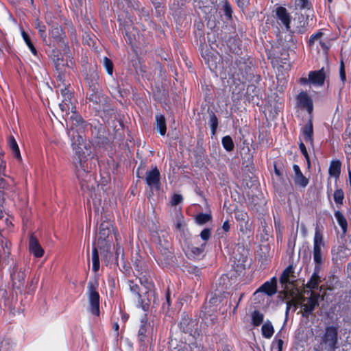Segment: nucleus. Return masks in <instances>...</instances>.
<instances>
[{
  "mask_svg": "<svg viewBox=\"0 0 351 351\" xmlns=\"http://www.w3.org/2000/svg\"><path fill=\"white\" fill-rule=\"evenodd\" d=\"M205 246L206 243H202L199 247H195L193 245L189 246L186 253L189 256L193 258L198 257L203 253Z\"/></svg>",
  "mask_w": 351,
  "mask_h": 351,
  "instance_id": "obj_21",
  "label": "nucleus"
},
{
  "mask_svg": "<svg viewBox=\"0 0 351 351\" xmlns=\"http://www.w3.org/2000/svg\"><path fill=\"white\" fill-rule=\"evenodd\" d=\"M35 27L38 30L40 37L43 38L44 41H45L47 38V35L45 33V25L41 21L37 19L35 21Z\"/></svg>",
  "mask_w": 351,
  "mask_h": 351,
  "instance_id": "obj_34",
  "label": "nucleus"
},
{
  "mask_svg": "<svg viewBox=\"0 0 351 351\" xmlns=\"http://www.w3.org/2000/svg\"><path fill=\"white\" fill-rule=\"evenodd\" d=\"M264 315L258 311H254L252 313V323L254 326H259L263 321Z\"/></svg>",
  "mask_w": 351,
  "mask_h": 351,
  "instance_id": "obj_29",
  "label": "nucleus"
},
{
  "mask_svg": "<svg viewBox=\"0 0 351 351\" xmlns=\"http://www.w3.org/2000/svg\"><path fill=\"white\" fill-rule=\"evenodd\" d=\"M335 217L339 225L341 226L343 232H346L347 230V221L343 215L339 210L335 212Z\"/></svg>",
  "mask_w": 351,
  "mask_h": 351,
  "instance_id": "obj_27",
  "label": "nucleus"
},
{
  "mask_svg": "<svg viewBox=\"0 0 351 351\" xmlns=\"http://www.w3.org/2000/svg\"><path fill=\"white\" fill-rule=\"evenodd\" d=\"M234 215L236 220L239 223L240 231L243 233H247L250 232L251 226L249 223L247 213L238 210L234 213Z\"/></svg>",
  "mask_w": 351,
  "mask_h": 351,
  "instance_id": "obj_10",
  "label": "nucleus"
},
{
  "mask_svg": "<svg viewBox=\"0 0 351 351\" xmlns=\"http://www.w3.org/2000/svg\"><path fill=\"white\" fill-rule=\"evenodd\" d=\"M63 97L62 101L59 104V108L62 112H65L68 117L71 111L72 114L66 118L67 134L71 141V147L75 153L73 158V163L77 178L81 186V189L88 199H93L96 204L100 201L96 193L97 184L94 174L91 170L95 166L93 165L91 146L89 142L86 141L79 130L83 128L82 118L75 112V107L72 101L71 93L66 88L60 89Z\"/></svg>",
  "mask_w": 351,
  "mask_h": 351,
  "instance_id": "obj_1",
  "label": "nucleus"
},
{
  "mask_svg": "<svg viewBox=\"0 0 351 351\" xmlns=\"http://www.w3.org/2000/svg\"><path fill=\"white\" fill-rule=\"evenodd\" d=\"M97 284L88 282L87 294L90 305V311L93 315L98 316L99 314V295L97 291Z\"/></svg>",
  "mask_w": 351,
  "mask_h": 351,
  "instance_id": "obj_2",
  "label": "nucleus"
},
{
  "mask_svg": "<svg viewBox=\"0 0 351 351\" xmlns=\"http://www.w3.org/2000/svg\"><path fill=\"white\" fill-rule=\"evenodd\" d=\"M207 63L210 69L216 67V62H213L212 60H210L209 58H208Z\"/></svg>",
  "mask_w": 351,
  "mask_h": 351,
  "instance_id": "obj_50",
  "label": "nucleus"
},
{
  "mask_svg": "<svg viewBox=\"0 0 351 351\" xmlns=\"http://www.w3.org/2000/svg\"><path fill=\"white\" fill-rule=\"evenodd\" d=\"M297 105L301 108H304L311 113L313 109V101L307 93L302 91L297 96Z\"/></svg>",
  "mask_w": 351,
  "mask_h": 351,
  "instance_id": "obj_8",
  "label": "nucleus"
},
{
  "mask_svg": "<svg viewBox=\"0 0 351 351\" xmlns=\"http://www.w3.org/2000/svg\"><path fill=\"white\" fill-rule=\"evenodd\" d=\"M21 36H22V37H23V40L25 42L27 45H29L30 43H32L30 38L29 37L28 34L25 31L23 30L21 32Z\"/></svg>",
  "mask_w": 351,
  "mask_h": 351,
  "instance_id": "obj_47",
  "label": "nucleus"
},
{
  "mask_svg": "<svg viewBox=\"0 0 351 351\" xmlns=\"http://www.w3.org/2000/svg\"><path fill=\"white\" fill-rule=\"evenodd\" d=\"M103 64L107 71V73L112 75L113 73V64L112 61L108 58L107 57H105L103 60Z\"/></svg>",
  "mask_w": 351,
  "mask_h": 351,
  "instance_id": "obj_38",
  "label": "nucleus"
},
{
  "mask_svg": "<svg viewBox=\"0 0 351 351\" xmlns=\"http://www.w3.org/2000/svg\"><path fill=\"white\" fill-rule=\"evenodd\" d=\"M182 201V196L180 194H175L171 198V204L176 206Z\"/></svg>",
  "mask_w": 351,
  "mask_h": 351,
  "instance_id": "obj_42",
  "label": "nucleus"
},
{
  "mask_svg": "<svg viewBox=\"0 0 351 351\" xmlns=\"http://www.w3.org/2000/svg\"><path fill=\"white\" fill-rule=\"evenodd\" d=\"M167 301L168 304L169 305V294H167Z\"/></svg>",
  "mask_w": 351,
  "mask_h": 351,
  "instance_id": "obj_57",
  "label": "nucleus"
},
{
  "mask_svg": "<svg viewBox=\"0 0 351 351\" xmlns=\"http://www.w3.org/2000/svg\"><path fill=\"white\" fill-rule=\"evenodd\" d=\"M92 263H93V271L97 272L99 269V260L97 249L95 246L93 247L92 251Z\"/></svg>",
  "mask_w": 351,
  "mask_h": 351,
  "instance_id": "obj_28",
  "label": "nucleus"
},
{
  "mask_svg": "<svg viewBox=\"0 0 351 351\" xmlns=\"http://www.w3.org/2000/svg\"><path fill=\"white\" fill-rule=\"evenodd\" d=\"M121 252V247L118 246L116 250V254L118 256Z\"/></svg>",
  "mask_w": 351,
  "mask_h": 351,
  "instance_id": "obj_54",
  "label": "nucleus"
},
{
  "mask_svg": "<svg viewBox=\"0 0 351 351\" xmlns=\"http://www.w3.org/2000/svg\"><path fill=\"white\" fill-rule=\"evenodd\" d=\"M130 290L132 293L134 298L136 302L143 307V303L145 299L140 291L139 287L136 283H134L132 280H128Z\"/></svg>",
  "mask_w": 351,
  "mask_h": 351,
  "instance_id": "obj_16",
  "label": "nucleus"
},
{
  "mask_svg": "<svg viewBox=\"0 0 351 351\" xmlns=\"http://www.w3.org/2000/svg\"><path fill=\"white\" fill-rule=\"evenodd\" d=\"M274 223H275V224H276V219H274Z\"/></svg>",
  "mask_w": 351,
  "mask_h": 351,
  "instance_id": "obj_59",
  "label": "nucleus"
},
{
  "mask_svg": "<svg viewBox=\"0 0 351 351\" xmlns=\"http://www.w3.org/2000/svg\"><path fill=\"white\" fill-rule=\"evenodd\" d=\"M300 149L305 158L308 160V155L306 149V147L303 143H300L299 145Z\"/></svg>",
  "mask_w": 351,
  "mask_h": 351,
  "instance_id": "obj_46",
  "label": "nucleus"
},
{
  "mask_svg": "<svg viewBox=\"0 0 351 351\" xmlns=\"http://www.w3.org/2000/svg\"><path fill=\"white\" fill-rule=\"evenodd\" d=\"M308 44L310 47H315L318 50L320 46L324 53H326L330 47V40L324 37V34L320 32L311 36Z\"/></svg>",
  "mask_w": 351,
  "mask_h": 351,
  "instance_id": "obj_6",
  "label": "nucleus"
},
{
  "mask_svg": "<svg viewBox=\"0 0 351 351\" xmlns=\"http://www.w3.org/2000/svg\"><path fill=\"white\" fill-rule=\"evenodd\" d=\"M109 223H101L99 226V232L97 235L94 245H97L98 247L103 245L108 237L110 233Z\"/></svg>",
  "mask_w": 351,
  "mask_h": 351,
  "instance_id": "obj_12",
  "label": "nucleus"
},
{
  "mask_svg": "<svg viewBox=\"0 0 351 351\" xmlns=\"http://www.w3.org/2000/svg\"><path fill=\"white\" fill-rule=\"evenodd\" d=\"M262 335L266 339H270L274 332L272 324L269 321L265 322L261 328Z\"/></svg>",
  "mask_w": 351,
  "mask_h": 351,
  "instance_id": "obj_22",
  "label": "nucleus"
},
{
  "mask_svg": "<svg viewBox=\"0 0 351 351\" xmlns=\"http://www.w3.org/2000/svg\"><path fill=\"white\" fill-rule=\"evenodd\" d=\"M200 237L206 242L210 237V230L208 228L204 229L200 233Z\"/></svg>",
  "mask_w": 351,
  "mask_h": 351,
  "instance_id": "obj_41",
  "label": "nucleus"
},
{
  "mask_svg": "<svg viewBox=\"0 0 351 351\" xmlns=\"http://www.w3.org/2000/svg\"><path fill=\"white\" fill-rule=\"evenodd\" d=\"M230 226L229 224L228 221H226L222 226L223 230L226 232L230 230Z\"/></svg>",
  "mask_w": 351,
  "mask_h": 351,
  "instance_id": "obj_48",
  "label": "nucleus"
},
{
  "mask_svg": "<svg viewBox=\"0 0 351 351\" xmlns=\"http://www.w3.org/2000/svg\"><path fill=\"white\" fill-rule=\"evenodd\" d=\"M289 309V303L287 304V311H288Z\"/></svg>",
  "mask_w": 351,
  "mask_h": 351,
  "instance_id": "obj_58",
  "label": "nucleus"
},
{
  "mask_svg": "<svg viewBox=\"0 0 351 351\" xmlns=\"http://www.w3.org/2000/svg\"><path fill=\"white\" fill-rule=\"evenodd\" d=\"M49 34L56 40H60L63 35V32L62 28L56 25L51 27Z\"/></svg>",
  "mask_w": 351,
  "mask_h": 351,
  "instance_id": "obj_30",
  "label": "nucleus"
},
{
  "mask_svg": "<svg viewBox=\"0 0 351 351\" xmlns=\"http://www.w3.org/2000/svg\"><path fill=\"white\" fill-rule=\"evenodd\" d=\"M211 217L206 213H200L197 215L195 220L198 224L203 225L210 221Z\"/></svg>",
  "mask_w": 351,
  "mask_h": 351,
  "instance_id": "obj_35",
  "label": "nucleus"
},
{
  "mask_svg": "<svg viewBox=\"0 0 351 351\" xmlns=\"http://www.w3.org/2000/svg\"><path fill=\"white\" fill-rule=\"evenodd\" d=\"M14 269V272L11 274V277L14 285L19 287L23 285L26 275L24 271H17L16 267H15Z\"/></svg>",
  "mask_w": 351,
  "mask_h": 351,
  "instance_id": "obj_18",
  "label": "nucleus"
},
{
  "mask_svg": "<svg viewBox=\"0 0 351 351\" xmlns=\"http://www.w3.org/2000/svg\"><path fill=\"white\" fill-rule=\"evenodd\" d=\"M319 267H315L314 272L310 279V280L306 284V287L311 289H316L320 282V278L319 276Z\"/></svg>",
  "mask_w": 351,
  "mask_h": 351,
  "instance_id": "obj_19",
  "label": "nucleus"
},
{
  "mask_svg": "<svg viewBox=\"0 0 351 351\" xmlns=\"http://www.w3.org/2000/svg\"><path fill=\"white\" fill-rule=\"evenodd\" d=\"M324 246L322 234L318 228L315 229L313 239V260L315 263V267H319L323 262L322 255V247Z\"/></svg>",
  "mask_w": 351,
  "mask_h": 351,
  "instance_id": "obj_4",
  "label": "nucleus"
},
{
  "mask_svg": "<svg viewBox=\"0 0 351 351\" xmlns=\"http://www.w3.org/2000/svg\"><path fill=\"white\" fill-rule=\"evenodd\" d=\"M156 121L157 124L158 130L160 132V134L162 136H164L166 134V120L163 115L162 114H157L156 116Z\"/></svg>",
  "mask_w": 351,
  "mask_h": 351,
  "instance_id": "obj_24",
  "label": "nucleus"
},
{
  "mask_svg": "<svg viewBox=\"0 0 351 351\" xmlns=\"http://www.w3.org/2000/svg\"><path fill=\"white\" fill-rule=\"evenodd\" d=\"M145 181L151 189L158 190L160 189V173L156 167L146 172Z\"/></svg>",
  "mask_w": 351,
  "mask_h": 351,
  "instance_id": "obj_7",
  "label": "nucleus"
},
{
  "mask_svg": "<svg viewBox=\"0 0 351 351\" xmlns=\"http://www.w3.org/2000/svg\"><path fill=\"white\" fill-rule=\"evenodd\" d=\"M277 291V280L275 277H273L269 280L266 281L254 293L256 294L259 292L265 293L267 295H273Z\"/></svg>",
  "mask_w": 351,
  "mask_h": 351,
  "instance_id": "obj_11",
  "label": "nucleus"
},
{
  "mask_svg": "<svg viewBox=\"0 0 351 351\" xmlns=\"http://www.w3.org/2000/svg\"><path fill=\"white\" fill-rule=\"evenodd\" d=\"M149 328V325L147 322H141V325L138 330V340L141 343H144L146 338V333Z\"/></svg>",
  "mask_w": 351,
  "mask_h": 351,
  "instance_id": "obj_25",
  "label": "nucleus"
},
{
  "mask_svg": "<svg viewBox=\"0 0 351 351\" xmlns=\"http://www.w3.org/2000/svg\"><path fill=\"white\" fill-rule=\"evenodd\" d=\"M329 2H332V0H328Z\"/></svg>",
  "mask_w": 351,
  "mask_h": 351,
  "instance_id": "obj_60",
  "label": "nucleus"
},
{
  "mask_svg": "<svg viewBox=\"0 0 351 351\" xmlns=\"http://www.w3.org/2000/svg\"><path fill=\"white\" fill-rule=\"evenodd\" d=\"M318 295L311 293L310 297L305 298L302 295H298L296 304L300 305L306 313H311L318 304Z\"/></svg>",
  "mask_w": 351,
  "mask_h": 351,
  "instance_id": "obj_5",
  "label": "nucleus"
},
{
  "mask_svg": "<svg viewBox=\"0 0 351 351\" xmlns=\"http://www.w3.org/2000/svg\"><path fill=\"white\" fill-rule=\"evenodd\" d=\"M328 172L330 176L338 178L341 172V162L338 160H332L329 167Z\"/></svg>",
  "mask_w": 351,
  "mask_h": 351,
  "instance_id": "obj_20",
  "label": "nucleus"
},
{
  "mask_svg": "<svg viewBox=\"0 0 351 351\" xmlns=\"http://www.w3.org/2000/svg\"><path fill=\"white\" fill-rule=\"evenodd\" d=\"M293 169L294 171L293 180L295 184L305 188L308 184V180L303 175L298 165H293Z\"/></svg>",
  "mask_w": 351,
  "mask_h": 351,
  "instance_id": "obj_15",
  "label": "nucleus"
},
{
  "mask_svg": "<svg viewBox=\"0 0 351 351\" xmlns=\"http://www.w3.org/2000/svg\"><path fill=\"white\" fill-rule=\"evenodd\" d=\"M292 273V267H287L282 273L280 277V282L282 284H287L289 282V276Z\"/></svg>",
  "mask_w": 351,
  "mask_h": 351,
  "instance_id": "obj_36",
  "label": "nucleus"
},
{
  "mask_svg": "<svg viewBox=\"0 0 351 351\" xmlns=\"http://www.w3.org/2000/svg\"><path fill=\"white\" fill-rule=\"evenodd\" d=\"M339 75H340V79H341L342 83L344 84L346 77V72H345V69H344V65H343V62H341V65H340Z\"/></svg>",
  "mask_w": 351,
  "mask_h": 351,
  "instance_id": "obj_44",
  "label": "nucleus"
},
{
  "mask_svg": "<svg viewBox=\"0 0 351 351\" xmlns=\"http://www.w3.org/2000/svg\"><path fill=\"white\" fill-rule=\"evenodd\" d=\"M29 49H30L31 52L34 54V55H36L37 54V51L36 49V48L34 47L33 43H30L29 45H27Z\"/></svg>",
  "mask_w": 351,
  "mask_h": 351,
  "instance_id": "obj_49",
  "label": "nucleus"
},
{
  "mask_svg": "<svg viewBox=\"0 0 351 351\" xmlns=\"http://www.w3.org/2000/svg\"><path fill=\"white\" fill-rule=\"evenodd\" d=\"M313 125L309 121L304 128L302 130V135L304 140L306 142L311 143L313 141Z\"/></svg>",
  "mask_w": 351,
  "mask_h": 351,
  "instance_id": "obj_23",
  "label": "nucleus"
},
{
  "mask_svg": "<svg viewBox=\"0 0 351 351\" xmlns=\"http://www.w3.org/2000/svg\"><path fill=\"white\" fill-rule=\"evenodd\" d=\"M138 279L141 285L145 289V293L149 295L154 288V285L151 280V278L149 276H146L145 274H141L140 276L138 277Z\"/></svg>",
  "mask_w": 351,
  "mask_h": 351,
  "instance_id": "obj_17",
  "label": "nucleus"
},
{
  "mask_svg": "<svg viewBox=\"0 0 351 351\" xmlns=\"http://www.w3.org/2000/svg\"><path fill=\"white\" fill-rule=\"evenodd\" d=\"M300 82L302 84H306L307 83H309L308 77V78H306V77L301 78L300 79Z\"/></svg>",
  "mask_w": 351,
  "mask_h": 351,
  "instance_id": "obj_52",
  "label": "nucleus"
},
{
  "mask_svg": "<svg viewBox=\"0 0 351 351\" xmlns=\"http://www.w3.org/2000/svg\"><path fill=\"white\" fill-rule=\"evenodd\" d=\"M9 145H10V149L12 150V152L14 153V156L17 159H21V154H20V150H19V146L17 145V143L15 141V139L14 138V137L10 138Z\"/></svg>",
  "mask_w": 351,
  "mask_h": 351,
  "instance_id": "obj_31",
  "label": "nucleus"
},
{
  "mask_svg": "<svg viewBox=\"0 0 351 351\" xmlns=\"http://www.w3.org/2000/svg\"><path fill=\"white\" fill-rule=\"evenodd\" d=\"M338 328L335 326H327L322 337V343L326 346V348L335 350L337 348L338 343Z\"/></svg>",
  "mask_w": 351,
  "mask_h": 351,
  "instance_id": "obj_3",
  "label": "nucleus"
},
{
  "mask_svg": "<svg viewBox=\"0 0 351 351\" xmlns=\"http://www.w3.org/2000/svg\"><path fill=\"white\" fill-rule=\"evenodd\" d=\"M283 343V341L281 339H277V336L273 341V345L276 346L277 351H282Z\"/></svg>",
  "mask_w": 351,
  "mask_h": 351,
  "instance_id": "obj_43",
  "label": "nucleus"
},
{
  "mask_svg": "<svg viewBox=\"0 0 351 351\" xmlns=\"http://www.w3.org/2000/svg\"><path fill=\"white\" fill-rule=\"evenodd\" d=\"M298 1V5L300 8H304L306 3V0H297Z\"/></svg>",
  "mask_w": 351,
  "mask_h": 351,
  "instance_id": "obj_51",
  "label": "nucleus"
},
{
  "mask_svg": "<svg viewBox=\"0 0 351 351\" xmlns=\"http://www.w3.org/2000/svg\"><path fill=\"white\" fill-rule=\"evenodd\" d=\"M344 199V194L341 189H337L334 192V201L337 204H342Z\"/></svg>",
  "mask_w": 351,
  "mask_h": 351,
  "instance_id": "obj_37",
  "label": "nucleus"
},
{
  "mask_svg": "<svg viewBox=\"0 0 351 351\" xmlns=\"http://www.w3.org/2000/svg\"><path fill=\"white\" fill-rule=\"evenodd\" d=\"M222 9L223 13L227 18V19L230 20L232 19V10L230 3L227 0L221 1Z\"/></svg>",
  "mask_w": 351,
  "mask_h": 351,
  "instance_id": "obj_32",
  "label": "nucleus"
},
{
  "mask_svg": "<svg viewBox=\"0 0 351 351\" xmlns=\"http://www.w3.org/2000/svg\"><path fill=\"white\" fill-rule=\"evenodd\" d=\"M275 173L278 176L280 174V171L276 167H275Z\"/></svg>",
  "mask_w": 351,
  "mask_h": 351,
  "instance_id": "obj_55",
  "label": "nucleus"
},
{
  "mask_svg": "<svg viewBox=\"0 0 351 351\" xmlns=\"http://www.w3.org/2000/svg\"><path fill=\"white\" fill-rule=\"evenodd\" d=\"M89 100L90 101H93V102H95V103L97 102V98H96V95H91L90 96Z\"/></svg>",
  "mask_w": 351,
  "mask_h": 351,
  "instance_id": "obj_53",
  "label": "nucleus"
},
{
  "mask_svg": "<svg viewBox=\"0 0 351 351\" xmlns=\"http://www.w3.org/2000/svg\"><path fill=\"white\" fill-rule=\"evenodd\" d=\"M193 324V322L191 321L189 317H184L182 319L180 323V328L182 330L183 332L187 333L191 332L192 331L191 325Z\"/></svg>",
  "mask_w": 351,
  "mask_h": 351,
  "instance_id": "obj_26",
  "label": "nucleus"
},
{
  "mask_svg": "<svg viewBox=\"0 0 351 351\" xmlns=\"http://www.w3.org/2000/svg\"><path fill=\"white\" fill-rule=\"evenodd\" d=\"M29 250L35 257L40 258L44 254V250L40 245L37 238L32 234L29 240Z\"/></svg>",
  "mask_w": 351,
  "mask_h": 351,
  "instance_id": "obj_13",
  "label": "nucleus"
},
{
  "mask_svg": "<svg viewBox=\"0 0 351 351\" xmlns=\"http://www.w3.org/2000/svg\"><path fill=\"white\" fill-rule=\"evenodd\" d=\"M184 226L185 223L183 219V217L182 215L178 216L176 224V229L179 231H183Z\"/></svg>",
  "mask_w": 351,
  "mask_h": 351,
  "instance_id": "obj_40",
  "label": "nucleus"
},
{
  "mask_svg": "<svg viewBox=\"0 0 351 351\" xmlns=\"http://www.w3.org/2000/svg\"><path fill=\"white\" fill-rule=\"evenodd\" d=\"M169 256H171V254L167 255L165 262H163L162 257H158L157 259L158 264L162 265L163 267H167L168 265H169Z\"/></svg>",
  "mask_w": 351,
  "mask_h": 351,
  "instance_id": "obj_45",
  "label": "nucleus"
},
{
  "mask_svg": "<svg viewBox=\"0 0 351 351\" xmlns=\"http://www.w3.org/2000/svg\"><path fill=\"white\" fill-rule=\"evenodd\" d=\"M209 123L211 128L212 133L213 134H215L218 126V119L214 114L210 116Z\"/></svg>",
  "mask_w": 351,
  "mask_h": 351,
  "instance_id": "obj_39",
  "label": "nucleus"
},
{
  "mask_svg": "<svg viewBox=\"0 0 351 351\" xmlns=\"http://www.w3.org/2000/svg\"><path fill=\"white\" fill-rule=\"evenodd\" d=\"M325 78L326 73L323 68L318 71H310L308 73L309 84L315 86H323Z\"/></svg>",
  "mask_w": 351,
  "mask_h": 351,
  "instance_id": "obj_9",
  "label": "nucleus"
},
{
  "mask_svg": "<svg viewBox=\"0 0 351 351\" xmlns=\"http://www.w3.org/2000/svg\"><path fill=\"white\" fill-rule=\"evenodd\" d=\"M276 17L288 31L290 29L291 16L284 7H278L276 10Z\"/></svg>",
  "mask_w": 351,
  "mask_h": 351,
  "instance_id": "obj_14",
  "label": "nucleus"
},
{
  "mask_svg": "<svg viewBox=\"0 0 351 351\" xmlns=\"http://www.w3.org/2000/svg\"><path fill=\"white\" fill-rule=\"evenodd\" d=\"M221 143H222V145H223V148L226 151L230 152V151L233 150L234 143H233L232 138L230 136H226L223 137Z\"/></svg>",
  "mask_w": 351,
  "mask_h": 351,
  "instance_id": "obj_33",
  "label": "nucleus"
},
{
  "mask_svg": "<svg viewBox=\"0 0 351 351\" xmlns=\"http://www.w3.org/2000/svg\"><path fill=\"white\" fill-rule=\"evenodd\" d=\"M114 330L117 331V330H118V329H119V325H118V324H115L114 325Z\"/></svg>",
  "mask_w": 351,
  "mask_h": 351,
  "instance_id": "obj_56",
  "label": "nucleus"
}]
</instances>
